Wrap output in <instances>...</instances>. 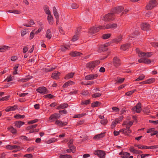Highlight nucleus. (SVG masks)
Instances as JSON below:
<instances>
[{
    "label": "nucleus",
    "instance_id": "obj_45",
    "mask_svg": "<svg viewBox=\"0 0 158 158\" xmlns=\"http://www.w3.org/2000/svg\"><path fill=\"white\" fill-rule=\"evenodd\" d=\"M57 141V139L55 138H52L46 141V143L48 144H50L51 143H54Z\"/></svg>",
    "mask_w": 158,
    "mask_h": 158
},
{
    "label": "nucleus",
    "instance_id": "obj_56",
    "mask_svg": "<svg viewBox=\"0 0 158 158\" xmlns=\"http://www.w3.org/2000/svg\"><path fill=\"white\" fill-rule=\"evenodd\" d=\"M102 94L100 93H96L94 94H93L92 96V97L94 98H96L98 97L101 96Z\"/></svg>",
    "mask_w": 158,
    "mask_h": 158
},
{
    "label": "nucleus",
    "instance_id": "obj_11",
    "mask_svg": "<svg viewBox=\"0 0 158 158\" xmlns=\"http://www.w3.org/2000/svg\"><path fill=\"white\" fill-rule=\"evenodd\" d=\"M113 64L116 67L119 66L121 64L119 59L116 57H114L113 60Z\"/></svg>",
    "mask_w": 158,
    "mask_h": 158
},
{
    "label": "nucleus",
    "instance_id": "obj_54",
    "mask_svg": "<svg viewBox=\"0 0 158 158\" xmlns=\"http://www.w3.org/2000/svg\"><path fill=\"white\" fill-rule=\"evenodd\" d=\"M35 33V30H33L30 33L29 36V39L30 40L32 39L34 37Z\"/></svg>",
    "mask_w": 158,
    "mask_h": 158
},
{
    "label": "nucleus",
    "instance_id": "obj_64",
    "mask_svg": "<svg viewBox=\"0 0 158 158\" xmlns=\"http://www.w3.org/2000/svg\"><path fill=\"white\" fill-rule=\"evenodd\" d=\"M75 149H73L72 148H70L67 149L66 150L67 152L68 153H70L72 152L73 153H74L75 152Z\"/></svg>",
    "mask_w": 158,
    "mask_h": 158
},
{
    "label": "nucleus",
    "instance_id": "obj_21",
    "mask_svg": "<svg viewBox=\"0 0 158 158\" xmlns=\"http://www.w3.org/2000/svg\"><path fill=\"white\" fill-rule=\"evenodd\" d=\"M17 107L16 105H15L12 106H8L5 109V111L6 112L14 111L16 110L17 108Z\"/></svg>",
    "mask_w": 158,
    "mask_h": 158
},
{
    "label": "nucleus",
    "instance_id": "obj_47",
    "mask_svg": "<svg viewBox=\"0 0 158 158\" xmlns=\"http://www.w3.org/2000/svg\"><path fill=\"white\" fill-rule=\"evenodd\" d=\"M86 115V114H75L73 118H80L82 117L83 116H85Z\"/></svg>",
    "mask_w": 158,
    "mask_h": 158
},
{
    "label": "nucleus",
    "instance_id": "obj_36",
    "mask_svg": "<svg viewBox=\"0 0 158 158\" xmlns=\"http://www.w3.org/2000/svg\"><path fill=\"white\" fill-rule=\"evenodd\" d=\"M19 139L22 140L29 141L31 140V139L28 138L24 135H22L19 137Z\"/></svg>",
    "mask_w": 158,
    "mask_h": 158
},
{
    "label": "nucleus",
    "instance_id": "obj_35",
    "mask_svg": "<svg viewBox=\"0 0 158 158\" xmlns=\"http://www.w3.org/2000/svg\"><path fill=\"white\" fill-rule=\"evenodd\" d=\"M82 54L81 53L79 52H70L69 53V55L73 57H75L77 56H80Z\"/></svg>",
    "mask_w": 158,
    "mask_h": 158
},
{
    "label": "nucleus",
    "instance_id": "obj_57",
    "mask_svg": "<svg viewBox=\"0 0 158 158\" xmlns=\"http://www.w3.org/2000/svg\"><path fill=\"white\" fill-rule=\"evenodd\" d=\"M154 81V79L153 78L149 79L146 81V84L152 83Z\"/></svg>",
    "mask_w": 158,
    "mask_h": 158
},
{
    "label": "nucleus",
    "instance_id": "obj_3",
    "mask_svg": "<svg viewBox=\"0 0 158 158\" xmlns=\"http://www.w3.org/2000/svg\"><path fill=\"white\" fill-rule=\"evenodd\" d=\"M157 2L155 0H152L146 6V9L147 10H150L157 6Z\"/></svg>",
    "mask_w": 158,
    "mask_h": 158
},
{
    "label": "nucleus",
    "instance_id": "obj_17",
    "mask_svg": "<svg viewBox=\"0 0 158 158\" xmlns=\"http://www.w3.org/2000/svg\"><path fill=\"white\" fill-rule=\"evenodd\" d=\"M133 123V121H125L123 125H126V127L127 129H130V127L132 125Z\"/></svg>",
    "mask_w": 158,
    "mask_h": 158
},
{
    "label": "nucleus",
    "instance_id": "obj_2",
    "mask_svg": "<svg viewBox=\"0 0 158 158\" xmlns=\"http://www.w3.org/2000/svg\"><path fill=\"white\" fill-rule=\"evenodd\" d=\"M115 15L113 13H110L104 15L102 20L105 21H111L114 19Z\"/></svg>",
    "mask_w": 158,
    "mask_h": 158
},
{
    "label": "nucleus",
    "instance_id": "obj_34",
    "mask_svg": "<svg viewBox=\"0 0 158 158\" xmlns=\"http://www.w3.org/2000/svg\"><path fill=\"white\" fill-rule=\"evenodd\" d=\"M7 12H9L10 13H14L15 14H19L21 13V12L20 10H9L6 11Z\"/></svg>",
    "mask_w": 158,
    "mask_h": 158
},
{
    "label": "nucleus",
    "instance_id": "obj_30",
    "mask_svg": "<svg viewBox=\"0 0 158 158\" xmlns=\"http://www.w3.org/2000/svg\"><path fill=\"white\" fill-rule=\"evenodd\" d=\"M73 139H70L68 142V146L69 148H72L73 149H75L76 148L73 144Z\"/></svg>",
    "mask_w": 158,
    "mask_h": 158
},
{
    "label": "nucleus",
    "instance_id": "obj_22",
    "mask_svg": "<svg viewBox=\"0 0 158 158\" xmlns=\"http://www.w3.org/2000/svg\"><path fill=\"white\" fill-rule=\"evenodd\" d=\"M129 150L131 152L136 154H140L142 152L141 151L135 149L132 147H131L130 148Z\"/></svg>",
    "mask_w": 158,
    "mask_h": 158
},
{
    "label": "nucleus",
    "instance_id": "obj_9",
    "mask_svg": "<svg viewBox=\"0 0 158 158\" xmlns=\"http://www.w3.org/2000/svg\"><path fill=\"white\" fill-rule=\"evenodd\" d=\"M36 91L40 94H45L48 93L46 88L44 87H40L36 89Z\"/></svg>",
    "mask_w": 158,
    "mask_h": 158
},
{
    "label": "nucleus",
    "instance_id": "obj_33",
    "mask_svg": "<svg viewBox=\"0 0 158 158\" xmlns=\"http://www.w3.org/2000/svg\"><path fill=\"white\" fill-rule=\"evenodd\" d=\"M34 24H35V23H34V21L32 19H31L29 21V24L24 23L23 24V25L25 27H31V25H33Z\"/></svg>",
    "mask_w": 158,
    "mask_h": 158
},
{
    "label": "nucleus",
    "instance_id": "obj_42",
    "mask_svg": "<svg viewBox=\"0 0 158 158\" xmlns=\"http://www.w3.org/2000/svg\"><path fill=\"white\" fill-rule=\"evenodd\" d=\"M100 103L99 102H95L92 103L91 105V106L93 107H94L99 106Z\"/></svg>",
    "mask_w": 158,
    "mask_h": 158
},
{
    "label": "nucleus",
    "instance_id": "obj_61",
    "mask_svg": "<svg viewBox=\"0 0 158 158\" xmlns=\"http://www.w3.org/2000/svg\"><path fill=\"white\" fill-rule=\"evenodd\" d=\"M152 55V52H145V57H151Z\"/></svg>",
    "mask_w": 158,
    "mask_h": 158
},
{
    "label": "nucleus",
    "instance_id": "obj_13",
    "mask_svg": "<svg viewBox=\"0 0 158 158\" xmlns=\"http://www.w3.org/2000/svg\"><path fill=\"white\" fill-rule=\"evenodd\" d=\"M122 38L123 36L121 35H120L116 38L113 39L112 40V42L113 43L118 44L122 41Z\"/></svg>",
    "mask_w": 158,
    "mask_h": 158
},
{
    "label": "nucleus",
    "instance_id": "obj_7",
    "mask_svg": "<svg viewBox=\"0 0 158 158\" xmlns=\"http://www.w3.org/2000/svg\"><path fill=\"white\" fill-rule=\"evenodd\" d=\"M124 8L122 6H118L115 8L112 11V12L114 15L115 14H118L121 12L123 10Z\"/></svg>",
    "mask_w": 158,
    "mask_h": 158
},
{
    "label": "nucleus",
    "instance_id": "obj_28",
    "mask_svg": "<svg viewBox=\"0 0 158 158\" xmlns=\"http://www.w3.org/2000/svg\"><path fill=\"white\" fill-rule=\"evenodd\" d=\"M25 123L21 121H16L15 123V126L18 128H20L22 125L24 124Z\"/></svg>",
    "mask_w": 158,
    "mask_h": 158
},
{
    "label": "nucleus",
    "instance_id": "obj_41",
    "mask_svg": "<svg viewBox=\"0 0 158 158\" xmlns=\"http://www.w3.org/2000/svg\"><path fill=\"white\" fill-rule=\"evenodd\" d=\"M68 106V105L67 103H63L60 104L59 106V109H63L66 108Z\"/></svg>",
    "mask_w": 158,
    "mask_h": 158
},
{
    "label": "nucleus",
    "instance_id": "obj_62",
    "mask_svg": "<svg viewBox=\"0 0 158 158\" xmlns=\"http://www.w3.org/2000/svg\"><path fill=\"white\" fill-rule=\"evenodd\" d=\"M149 155L148 154H142L141 155H138V157H141V158H144L146 156H148Z\"/></svg>",
    "mask_w": 158,
    "mask_h": 158
},
{
    "label": "nucleus",
    "instance_id": "obj_37",
    "mask_svg": "<svg viewBox=\"0 0 158 158\" xmlns=\"http://www.w3.org/2000/svg\"><path fill=\"white\" fill-rule=\"evenodd\" d=\"M9 47L6 46H3L0 47V52H4L8 49Z\"/></svg>",
    "mask_w": 158,
    "mask_h": 158
},
{
    "label": "nucleus",
    "instance_id": "obj_29",
    "mask_svg": "<svg viewBox=\"0 0 158 158\" xmlns=\"http://www.w3.org/2000/svg\"><path fill=\"white\" fill-rule=\"evenodd\" d=\"M53 10L54 15L56 18V20H57V21H58V19H59V15L57 12L55 6L53 7Z\"/></svg>",
    "mask_w": 158,
    "mask_h": 158
},
{
    "label": "nucleus",
    "instance_id": "obj_48",
    "mask_svg": "<svg viewBox=\"0 0 158 158\" xmlns=\"http://www.w3.org/2000/svg\"><path fill=\"white\" fill-rule=\"evenodd\" d=\"M37 126V124L30 125L27 127L26 129L27 130H30L31 129H33L34 128H36Z\"/></svg>",
    "mask_w": 158,
    "mask_h": 158
},
{
    "label": "nucleus",
    "instance_id": "obj_10",
    "mask_svg": "<svg viewBox=\"0 0 158 158\" xmlns=\"http://www.w3.org/2000/svg\"><path fill=\"white\" fill-rule=\"evenodd\" d=\"M103 29H106L115 28L117 27V25L115 23H110L107 24L106 26H102Z\"/></svg>",
    "mask_w": 158,
    "mask_h": 158
},
{
    "label": "nucleus",
    "instance_id": "obj_14",
    "mask_svg": "<svg viewBox=\"0 0 158 158\" xmlns=\"http://www.w3.org/2000/svg\"><path fill=\"white\" fill-rule=\"evenodd\" d=\"M55 123L59 126L63 127L67 125V123L66 122H62L61 121L57 120L56 121Z\"/></svg>",
    "mask_w": 158,
    "mask_h": 158
},
{
    "label": "nucleus",
    "instance_id": "obj_4",
    "mask_svg": "<svg viewBox=\"0 0 158 158\" xmlns=\"http://www.w3.org/2000/svg\"><path fill=\"white\" fill-rule=\"evenodd\" d=\"M141 103H138L135 106L132 108L131 110L132 112L137 113H140L141 111Z\"/></svg>",
    "mask_w": 158,
    "mask_h": 158
},
{
    "label": "nucleus",
    "instance_id": "obj_24",
    "mask_svg": "<svg viewBox=\"0 0 158 158\" xmlns=\"http://www.w3.org/2000/svg\"><path fill=\"white\" fill-rule=\"evenodd\" d=\"M130 44H123L121 45L120 47V49L121 50L123 51H125L127 50L129 47L130 46Z\"/></svg>",
    "mask_w": 158,
    "mask_h": 158
},
{
    "label": "nucleus",
    "instance_id": "obj_39",
    "mask_svg": "<svg viewBox=\"0 0 158 158\" xmlns=\"http://www.w3.org/2000/svg\"><path fill=\"white\" fill-rule=\"evenodd\" d=\"M139 34L138 31L137 30L134 31L133 33H132L130 37L134 38L135 37Z\"/></svg>",
    "mask_w": 158,
    "mask_h": 158
},
{
    "label": "nucleus",
    "instance_id": "obj_12",
    "mask_svg": "<svg viewBox=\"0 0 158 158\" xmlns=\"http://www.w3.org/2000/svg\"><path fill=\"white\" fill-rule=\"evenodd\" d=\"M60 115L58 114L55 113L52 114L49 118V119L52 122L54 121L56 119L60 118Z\"/></svg>",
    "mask_w": 158,
    "mask_h": 158
},
{
    "label": "nucleus",
    "instance_id": "obj_43",
    "mask_svg": "<svg viewBox=\"0 0 158 158\" xmlns=\"http://www.w3.org/2000/svg\"><path fill=\"white\" fill-rule=\"evenodd\" d=\"M59 157L60 158H72V157L71 156L67 154H61L60 155Z\"/></svg>",
    "mask_w": 158,
    "mask_h": 158
},
{
    "label": "nucleus",
    "instance_id": "obj_23",
    "mask_svg": "<svg viewBox=\"0 0 158 158\" xmlns=\"http://www.w3.org/2000/svg\"><path fill=\"white\" fill-rule=\"evenodd\" d=\"M60 75V72H55L52 73V77L54 79H59V77Z\"/></svg>",
    "mask_w": 158,
    "mask_h": 158
},
{
    "label": "nucleus",
    "instance_id": "obj_51",
    "mask_svg": "<svg viewBox=\"0 0 158 158\" xmlns=\"http://www.w3.org/2000/svg\"><path fill=\"white\" fill-rule=\"evenodd\" d=\"M14 117L17 119L23 118L25 117L24 115H21L19 114H17L14 116Z\"/></svg>",
    "mask_w": 158,
    "mask_h": 158
},
{
    "label": "nucleus",
    "instance_id": "obj_26",
    "mask_svg": "<svg viewBox=\"0 0 158 158\" xmlns=\"http://www.w3.org/2000/svg\"><path fill=\"white\" fill-rule=\"evenodd\" d=\"M75 84L74 82L72 81H69L65 83L63 85L62 87L64 88L67 87L68 86L70 85H73Z\"/></svg>",
    "mask_w": 158,
    "mask_h": 158
},
{
    "label": "nucleus",
    "instance_id": "obj_19",
    "mask_svg": "<svg viewBox=\"0 0 158 158\" xmlns=\"http://www.w3.org/2000/svg\"><path fill=\"white\" fill-rule=\"evenodd\" d=\"M149 26V24L147 23H143L141 24V28L142 30L146 31L148 29Z\"/></svg>",
    "mask_w": 158,
    "mask_h": 158
},
{
    "label": "nucleus",
    "instance_id": "obj_31",
    "mask_svg": "<svg viewBox=\"0 0 158 158\" xmlns=\"http://www.w3.org/2000/svg\"><path fill=\"white\" fill-rule=\"evenodd\" d=\"M7 129L9 130L13 134H15L17 132V130L14 128L12 126H11L7 128Z\"/></svg>",
    "mask_w": 158,
    "mask_h": 158
},
{
    "label": "nucleus",
    "instance_id": "obj_15",
    "mask_svg": "<svg viewBox=\"0 0 158 158\" xmlns=\"http://www.w3.org/2000/svg\"><path fill=\"white\" fill-rule=\"evenodd\" d=\"M120 133H122L126 135H128L130 134L131 131L130 129H122L120 130Z\"/></svg>",
    "mask_w": 158,
    "mask_h": 158
},
{
    "label": "nucleus",
    "instance_id": "obj_52",
    "mask_svg": "<svg viewBox=\"0 0 158 158\" xmlns=\"http://www.w3.org/2000/svg\"><path fill=\"white\" fill-rule=\"evenodd\" d=\"M118 123L117 121V120H115L114 121H113L111 126V128L112 129H113L115 127L116 125Z\"/></svg>",
    "mask_w": 158,
    "mask_h": 158
},
{
    "label": "nucleus",
    "instance_id": "obj_44",
    "mask_svg": "<svg viewBox=\"0 0 158 158\" xmlns=\"http://www.w3.org/2000/svg\"><path fill=\"white\" fill-rule=\"evenodd\" d=\"M81 94L83 96H86L90 94V93L88 90H83Z\"/></svg>",
    "mask_w": 158,
    "mask_h": 158
},
{
    "label": "nucleus",
    "instance_id": "obj_27",
    "mask_svg": "<svg viewBox=\"0 0 158 158\" xmlns=\"http://www.w3.org/2000/svg\"><path fill=\"white\" fill-rule=\"evenodd\" d=\"M45 36L46 37L48 40L50 39L52 37V33L50 29H48L47 30Z\"/></svg>",
    "mask_w": 158,
    "mask_h": 158
},
{
    "label": "nucleus",
    "instance_id": "obj_32",
    "mask_svg": "<svg viewBox=\"0 0 158 158\" xmlns=\"http://www.w3.org/2000/svg\"><path fill=\"white\" fill-rule=\"evenodd\" d=\"M74 74V73H69L66 75L64 77V79H69L73 77Z\"/></svg>",
    "mask_w": 158,
    "mask_h": 158
},
{
    "label": "nucleus",
    "instance_id": "obj_59",
    "mask_svg": "<svg viewBox=\"0 0 158 158\" xmlns=\"http://www.w3.org/2000/svg\"><path fill=\"white\" fill-rule=\"evenodd\" d=\"M151 62L150 60L148 58L144 59V63L146 64H150Z\"/></svg>",
    "mask_w": 158,
    "mask_h": 158
},
{
    "label": "nucleus",
    "instance_id": "obj_55",
    "mask_svg": "<svg viewBox=\"0 0 158 158\" xmlns=\"http://www.w3.org/2000/svg\"><path fill=\"white\" fill-rule=\"evenodd\" d=\"M18 65H15L13 68L14 71L13 72V74L14 75L17 74H18L17 73V69L18 68Z\"/></svg>",
    "mask_w": 158,
    "mask_h": 158
},
{
    "label": "nucleus",
    "instance_id": "obj_8",
    "mask_svg": "<svg viewBox=\"0 0 158 158\" xmlns=\"http://www.w3.org/2000/svg\"><path fill=\"white\" fill-rule=\"evenodd\" d=\"M98 76L97 74H91L88 75L85 77V79L86 80H93L96 79Z\"/></svg>",
    "mask_w": 158,
    "mask_h": 158
},
{
    "label": "nucleus",
    "instance_id": "obj_60",
    "mask_svg": "<svg viewBox=\"0 0 158 158\" xmlns=\"http://www.w3.org/2000/svg\"><path fill=\"white\" fill-rule=\"evenodd\" d=\"M5 148L10 150L14 149L13 145H7L6 146Z\"/></svg>",
    "mask_w": 158,
    "mask_h": 158
},
{
    "label": "nucleus",
    "instance_id": "obj_1",
    "mask_svg": "<svg viewBox=\"0 0 158 158\" xmlns=\"http://www.w3.org/2000/svg\"><path fill=\"white\" fill-rule=\"evenodd\" d=\"M103 27L102 26H100L98 27H90L88 31L89 34L91 35L96 33L100 30L103 29Z\"/></svg>",
    "mask_w": 158,
    "mask_h": 158
},
{
    "label": "nucleus",
    "instance_id": "obj_50",
    "mask_svg": "<svg viewBox=\"0 0 158 158\" xmlns=\"http://www.w3.org/2000/svg\"><path fill=\"white\" fill-rule=\"evenodd\" d=\"M90 102V100L88 99L84 101H82L81 104L82 105H87L89 104Z\"/></svg>",
    "mask_w": 158,
    "mask_h": 158
},
{
    "label": "nucleus",
    "instance_id": "obj_25",
    "mask_svg": "<svg viewBox=\"0 0 158 158\" xmlns=\"http://www.w3.org/2000/svg\"><path fill=\"white\" fill-rule=\"evenodd\" d=\"M47 20L49 23L50 25H52L53 23V17L51 14L47 16Z\"/></svg>",
    "mask_w": 158,
    "mask_h": 158
},
{
    "label": "nucleus",
    "instance_id": "obj_6",
    "mask_svg": "<svg viewBox=\"0 0 158 158\" xmlns=\"http://www.w3.org/2000/svg\"><path fill=\"white\" fill-rule=\"evenodd\" d=\"M94 154L98 156L100 158H105L106 154L102 151L100 150L95 151L94 152Z\"/></svg>",
    "mask_w": 158,
    "mask_h": 158
},
{
    "label": "nucleus",
    "instance_id": "obj_18",
    "mask_svg": "<svg viewBox=\"0 0 158 158\" xmlns=\"http://www.w3.org/2000/svg\"><path fill=\"white\" fill-rule=\"evenodd\" d=\"M105 133H102L100 134L95 135L93 139L95 140H98L102 138L105 136Z\"/></svg>",
    "mask_w": 158,
    "mask_h": 158
},
{
    "label": "nucleus",
    "instance_id": "obj_38",
    "mask_svg": "<svg viewBox=\"0 0 158 158\" xmlns=\"http://www.w3.org/2000/svg\"><path fill=\"white\" fill-rule=\"evenodd\" d=\"M111 35V34L110 33L104 34L102 35V38L104 39H107L109 38Z\"/></svg>",
    "mask_w": 158,
    "mask_h": 158
},
{
    "label": "nucleus",
    "instance_id": "obj_53",
    "mask_svg": "<svg viewBox=\"0 0 158 158\" xmlns=\"http://www.w3.org/2000/svg\"><path fill=\"white\" fill-rule=\"evenodd\" d=\"M136 91L135 89L131 91H130L127 92L125 94L127 96H130L133 93H134Z\"/></svg>",
    "mask_w": 158,
    "mask_h": 158
},
{
    "label": "nucleus",
    "instance_id": "obj_20",
    "mask_svg": "<svg viewBox=\"0 0 158 158\" xmlns=\"http://www.w3.org/2000/svg\"><path fill=\"white\" fill-rule=\"evenodd\" d=\"M32 78V77L31 76H27L26 77L19 79L18 80L19 82H24L28 81L30 79Z\"/></svg>",
    "mask_w": 158,
    "mask_h": 158
},
{
    "label": "nucleus",
    "instance_id": "obj_40",
    "mask_svg": "<svg viewBox=\"0 0 158 158\" xmlns=\"http://www.w3.org/2000/svg\"><path fill=\"white\" fill-rule=\"evenodd\" d=\"M69 46L68 45L66 46H61V50L62 51L64 52L66 51L67 50H69Z\"/></svg>",
    "mask_w": 158,
    "mask_h": 158
},
{
    "label": "nucleus",
    "instance_id": "obj_58",
    "mask_svg": "<svg viewBox=\"0 0 158 158\" xmlns=\"http://www.w3.org/2000/svg\"><path fill=\"white\" fill-rule=\"evenodd\" d=\"M145 52H139L138 53V56L140 57H145Z\"/></svg>",
    "mask_w": 158,
    "mask_h": 158
},
{
    "label": "nucleus",
    "instance_id": "obj_46",
    "mask_svg": "<svg viewBox=\"0 0 158 158\" xmlns=\"http://www.w3.org/2000/svg\"><path fill=\"white\" fill-rule=\"evenodd\" d=\"M44 10L45 13L48 15L51 14V12L49 10L47 6H45L44 7Z\"/></svg>",
    "mask_w": 158,
    "mask_h": 158
},
{
    "label": "nucleus",
    "instance_id": "obj_49",
    "mask_svg": "<svg viewBox=\"0 0 158 158\" xmlns=\"http://www.w3.org/2000/svg\"><path fill=\"white\" fill-rule=\"evenodd\" d=\"M145 77V76L143 74L140 75L139 77L135 80V81H139L143 80Z\"/></svg>",
    "mask_w": 158,
    "mask_h": 158
},
{
    "label": "nucleus",
    "instance_id": "obj_16",
    "mask_svg": "<svg viewBox=\"0 0 158 158\" xmlns=\"http://www.w3.org/2000/svg\"><path fill=\"white\" fill-rule=\"evenodd\" d=\"M119 155L122 158H128L130 154L128 152H122L119 153Z\"/></svg>",
    "mask_w": 158,
    "mask_h": 158
},
{
    "label": "nucleus",
    "instance_id": "obj_63",
    "mask_svg": "<svg viewBox=\"0 0 158 158\" xmlns=\"http://www.w3.org/2000/svg\"><path fill=\"white\" fill-rule=\"evenodd\" d=\"M78 7V5L76 3H73L71 5V7L73 9H77Z\"/></svg>",
    "mask_w": 158,
    "mask_h": 158
},
{
    "label": "nucleus",
    "instance_id": "obj_5",
    "mask_svg": "<svg viewBox=\"0 0 158 158\" xmlns=\"http://www.w3.org/2000/svg\"><path fill=\"white\" fill-rule=\"evenodd\" d=\"M100 63L99 60H96L88 63L86 64V67L89 68H93L96 66L98 65Z\"/></svg>",
    "mask_w": 158,
    "mask_h": 158
}]
</instances>
